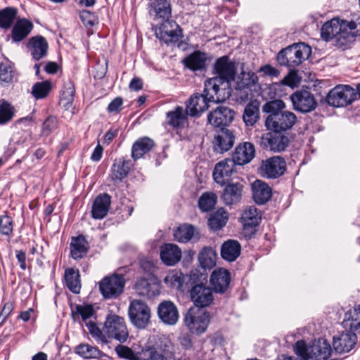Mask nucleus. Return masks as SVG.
Returning <instances> with one entry per match:
<instances>
[{
  "label": "nucleus",
  "mask_w": 360,
  "mask_h": 360,
  "mask_svg": "<svg viewBox=\"0 0 360 360\" xmlns=\"http://www.w3.org/2000/svg\"><path fill=\"white\" fill-rule=\"evenodd\" d=\"M154 141L148 137H143L136 141V159L143 156L154 146Z\"/></svg>",
  "instance_id": "nucleus-52"
},
{
  "label": "nucleus",
  "mask_w": 360,
  "mask_h": 360,
  "mask_svg": "<svg viewBox=\"0 0 360 360\" xmlns=\"http://www.w3.org/2000/svg\"><path fill=\"white\" fill-rule=\"evenodd\" d=\"M186 109L182 107H176L174 110L169 111L167 114V122L174 128H179L184 127L187 123Z\"/></svg>",
  "instance_id": "nucleus-36"
},
{
  "label": "nucleus",
  "mask_w": 360,
  "mask_h": 360,
  "mask_svg": "<svg viewBox=\"0 0 360 360\" xmlns=\"http://www.w3.org/2000/svg\"><path fill=\"white\" fill-rule=\"evenodd\" d=\"M14 115V107L7 101H2L0 104V124H4L9 122Z\"/></svg>",
  "instance_id": "nucleus-53"
},
{
  "label": "nucleus",
  "mask_w": 360,
  "mask_h": 360,
  "mask_svg": "<svg viewBox=\"0 0 360 360\" xmlns=\"http://www.w3.org/2000/svg\"><path fill=\"white\" fill-rule=\"evenodd\" d=\"M71 255L75 259H81L88 250V244L83 236L73 238L70 244Z\"/></svg>",
  "instance_id": "nucleus-43"
},
{
  "label": "nucleus",
  "mask_w": 360,
  "mask_h": 360,
  "mask_svg": "<svg viewBox=\"0 0 360 360\" xmlns=\"http://www.w3.org/2000/svg\"><path fill=\"white\" fill-rule=\"evenodd\" d=\"M235 141V136L233 131L226 128L221 127L214 136L213 141L214 149L217 153H224L233 146Z\"/></svg>",
  "instance_id": "nucleus-22"
},
{
  "label": "nucleus",
  "mask_w": 360,
  "mask_h": 360,
  "mask_svg": "<svg viewBox=\"0 0 360 360\" xmlns=\"http://www.w3.org/2000/svg\"><path fill=\"white\" fill-rule=\"evenodd\" d=\"M357 342V337L353 332L345 331L339 333L333 338V348L339 354L350 352Z\"/></svg>",
  "instance_id": "nucleus-19"
},
{
  "label": "nucleus",
  "mask_w": 360,
  "mask_h": 360,
  "mask_svg": "<svg viewBox=\"0 0 360 360\" xmlns=\"http://www.w3.org/2000/svg\"><path fill=\"white\" fill-rule=\"evenodd\" d=\"M321 36L327 41L335 39V45L342 49H347L354 38L347 27V21L339 18H333L325 22L321 27Z\"/></svg>",
  "instance_id": "nucleus-3"
},
{
  "label": "nucleus",
  "mask_w": 360,
  "mask_h": 360,
  "mask_svg": "<svg viewBox=\"0 0 360 360\" xmlns=\"http://www.w3.org/2000/svg\"><path fill=\"white\" fill-rule=\"evenodd\" d=\"M311 49L304 43L294 44L281 50L277 56L278 63L283 66L295 68L307 60Z\"/></svg>",
  "instance_id": "nucleus-6"
},
{
  "label": "nucleus",
  "mask_w": 360,
  "mask_h": 360,
  "mask_svg": "<svg viewBox=\"0 0 360 360\" xmlns=\"http://www.w3.org/2000/svg\"><path fill=\"white\" fill-rule=\"evenodd\" d=\"M103 333L108 338L120 342H125L129 336L124 319L116 314H110L107 316L104 323Z\"/></svg>",
  "instance_id": "nucleus-9"
},
{
  "label": "nucleus",
  "mask_w": 360,
  "mask_h": 360,
  "mask_svg": "<svg viewBox=\"0 0 360 360\" xmlns=\"http://www.w3.org/2000/svg\"><path fill=\"white\" fill-rule=\"evenodd\" d=\"M158 315L165 324L169 326L175 325L179 318L177 307L170 300H164L159 304Z\"/></svg>",
  "instance_id": "nucleus-20"
},
{
  "label": "nucleus",
  "mask_w": 360,
  "mask_h": 360,
  "mask_svg": "<svg viewBox=\"0 0 360 360\" xmlns=\"http://www.w3.org/2000/svg\"><path fill=\"white\" fill-rule=\"evenodd\" d=\"M259 172L266 179H277L286 170V162L281 156H273L263 160L259 167Z\"/></svg>",
  "instance_id": "nucleus-13"
},
{
  "label": "nucleus",
  "mask_w": 360,
  "mask_h": 360,
  "mask_svg": "<svg viewBox=\"0 0 360 360\" xmlns=\"http://www.w3.org/2000/svg\"><path fill=\"white\" fill-rule=\"evenodd\" d=\"M228 220V214L224 210H219L212 214L208 219V225L213 230H219L225 226Z\"/></svg>",
  "instance_id": "nucleus-47"
},
{
  "label": "nucleus",
  "mask_w": 360,
  "mask_h": 360,
  "mask_svg": "<svg viewBox=\"0 0 360 360\" xmlns=\"http://www.w3.org/2000/svg\"><path fill=\"white\" fill-rule=\"evenodd\" d=\"M111 197L107 193L98 195L93 204L91 215L96 219H101L104 218L109 210Z\"/></svg>",
  "instance_id": "nucleus-28"
},
{
  "label": "nucleus",
  "mask_w": 360,
  "mask_h": 360,
  "mask_svg": "<svg viewBox=\"0 0 360 360\" xmlns=\"http://www.w3.org/2000/svg\"><path fill=\"white\" fill-rule=\"evenodd\" d=\"M164 282L168 287L180 289L184 282V275L180 271L172 270L166 275Z\"/></svg>",
  "instance_id": "nucleus-48"
},
{
  "label": "nucleus",
  "mask_w": 360,
  "mask_h": 360,
  "mask_svg": "<svg viewBox=\"0 0 360 360\" xmlns=\"http://www.w3.org/2000/svg\"><path fill=\"white\" fill-rule=\"evenodd\" d=\"M236 165L230 158L218 162L213 172L214 181L221 186L229 183L232 175L236 173Z\"/></svg>",
  "instance_id": "nucleus-18"
},
{
  "label": "nucleus",
  "mask_w": 360,
  "mask_h": 360,
  "mask_svg": "<svg viewBox=\"0 0 360 360\" xmlns=\"http://www.w3.org/2000/svg\"><path fill=\"white\" fill-rule=\"evenodd\" d=\"M217 254L213 248L205 247L198 255V261L204 269H211L216 264Z\"/></svg>",
  "instance_id": "nucleus-41"
},
{
  "label": "nucleus",
  "mask_w": 360,
  "mask_h": 360,
  "mask_svg": "<svg viewBox=\"0 0 360 360\" xmlns=\"http://www.w3.org/2000/svg\"><path fill=\"white\" fill-rule=\"evenodd\" d=\"M217 196L212 193H205L202 195L198 200V206L203 212L211 210L215 205Z\"/></svg>",
  "instance_id": "nucleus-51"
},
{
  "label": "nucleus",
  "mask_w": 360,
  "mask_h": 360,
  "mask_svg": "<svg viewBox=\"0 0 360 360\" xmlns=\"http://www.w3.org/2000/svg\"><path fill=\"white\" fill-rule=\"evenodd\" d=\"M184 322L191 333L201 334L207 329L210 316L202 309L191 307L185 315Z\"/></svg>",
  "instance_id": "nucleus-10"
},
{
  "label": "nucleus",
  "mask_w": 360,
  "mask_h": 360,
  "mask_svg": "<svg viewBox=\"0 0 360 360\" xmlns=\"http://www.w3.org/2000/svg\"><path fill=\"white\" fill-rule=\"evenodd\" d=\"M151 310L149 306L141 301L136 300V328L143 329L150 322Z\"/></svg>",
  "instance_id": "nucleus-35"
},
{
  "label": "nucleus",
  "mask_w": 360,
  "mask_h": 360,
  "mask_svg": "<svg viewBox=\"0 0 360 360\" xmlns=\"http://www.w3.org/2000/svg\"><path fill=\"white\" fill-rule=\"evenodd\" d=\"M79 17L85 25L92 26L95 22V16L89 11L83 10L79 13Z\"/></svg>",
  "instance_id": "nucleus-59"
},
{
  "label": "nucleus",
  "mask_w": 360,
  "mask_h": 360,
  "mask_svg": "<svg viewBox=\"0 0 360 360\" xmlns=\"http://www.w3.org/2000/svg\"><path fill=\"white\" fill-rule=\"evenodd\" d=\"M255 148L252 143L244 142L240 143L232 154L231 160L236 165H243L250 162L255 157Z\"/></svg>",
  "instance_id": "nucleus-23"
},
{
  "label": "nucleus",
  "mask_w": 360,
  "mask_h": 360,
  "mask_svg": "<svg viewBox=\"0 0 360 360\" xmlns=\"http://www.w3.org/2000/svg\"><path fill=\"white\" fill-rule=\"evenodd\" d=\"M295 110L303 113L313 111L317 106L314 95L308 91H297L290 96Z\"/></svg>",
  "instance_id": "nucleus-16"
},
{
  "label": "nucleus",
  "mask_w": 360,
  "mask_h": 360,
  "mask_svg": "<svg viewBox=\"0 0 360 360\" xmlns=\"http://www.w3.org/2000/svg\"><path fill=\"white\" fill-rule=\"evenodd\" d=\"M295 352L303 360H326L331 355L332 348L326 340L320 338L307 346L303 340H299L295 346Z\"/></svg>",
  "instance_id": "nucleus-5"
},
{
  "label": "nucleus",
  "mask_w": 360,
  "mask_h": 360,
  "mask_svg": "<svg viewBox=\"0 0 360 360\" xmlns=\"http://www.w3.org/2000/svg\"><path fill=\"white\" fill-rule=\"evenodd\" d=\"M343 323L345 327H349L352 330L360 329V304L345 314Z\"/></svg>",
  "instance_id": "nucleus-44"
},
{
  "label": "nucleus",
  "mask_w": 360,
  "mask_h": 360,
  "mask_svg": "<svg viewBox=\"0 0 360 360\" xmlns=\"http://www.w3.org/2000/svg\"><path fill=\"white\" fill-rule=\"evenodd\" d=\"M122 99L120 97L115 98L108 105V110L110 112H118L122 105Z\"/></svg>",
  "instance_id": "nucleus-63"
},
{
  "label": "nucleus",
  "mask_w": 360,
  "mask_h": 360,
  "mask_svg": "<svg viewBox=\"0 0 360 360\" xmlns=\"http://www.w3.org/2000/svg\"><path fill=\"white\" fill-rule=\"evenodd\" d=\"M132 166L131 160L122 158L115 160L111 167L110 179L114 184H119L128 175Z\"/></svg>",
  "instance_id": "nucleus-24"
},
{
  "label": "nucleus",
  "mask_w": 360,
  "mask_h": 360,
  "mask_svg": "<svg viewBox=\"0 0 360 360\" xmlns=\"http://www.w3.org/2000/svg\"><path fill=\"white\" fill-rule=\"evenodd\" d=\"M261 145L274 153L284 151L289 145V138L286 133L269 130L261 136Z\"/></svg>",
  "instance_id": "nucleus-11"
},
{
  "label": "nucleus",
  "mask_w": 360,
  "mask_h": 360,
  "mask_svg": "<svg viewBox=\"0 0 360 360\" xmlns=\"http://www.w3.org/2000/svg\"><path fill=\"white\" fill-rule=\"evenodd\" d=\"M241 246L240 243L235 240H228L225 241L221 248V257L228 261H235L240 254Z\"/></svg>",
  "instance_id": "nucleus-32"
},
{
  "label": "nucleus",
  "mask_w": 360,
  "mask_h": 360,
  "mask_svg": "<svg viewBox=\"0 0 360 360\" xmlns=\"http://www.w3.org/2000/svg\"><path fill=\"white\" fill-rule=\"evenodd\" d=\"M13 231V220L12 219L4 215L0 217V232L4 235H10Z\"/></svg>",
  "instance_id": "nucleus-56"
},
{
  "label": "nucleus",
  "mask_w": 360,
  "mask_h": 360,
  "mask_svg": "<svg viewBox=\"0 0 360 360\" xmlns=\"http://www.w3.org/2000/svg\"><path fill=\"white\" fill-rule=\"evenodd\" d=\"M93 308L90 305H77L76 307V313L81 315L84 321L86 320L93 315Z\"/></svg>",
  "instance_id": "nucleus-58"
},
{
  "label": "nucleus",
  "mask_w": 360,
  "mask_h": 360,
  "mask_svg": "<svg viewBox=\"0 0 360 360\" xmlns=\"http://www.w3.org/2000/svg\"><path fill=\"white\" fill-rule=\"evenodd\" d=\"M285 108V104L281 100L271 101L263 105V111L269 113L265 121L267 130L286 133L295 125L297 121L296 115L290 111H283Z\"/></svg>",
  "instance_id": "nucleus-2"
},
{
  "label": "nucleus",
  "mask_w": 360,
  "mask_h": 360,
  "mask_svg": "<svg viewBox=\"0 0 360 360\" xmlns=\"http://www.w3.org/2000/svg\"><path fill=\"white\" fill-rule=\"evenodd\" d=\"M155 34L166 44L176 43L181 37V30L176 22L169 18L162 20L161 23L156 25Z\"/></svg>",
  "instance_id": "nucleus-12"
},
{
  "label": "nucleus",
  "mask_w": 360,
  "mask_h": 360,
  "mask_svg": "<svg viewBox=\"0 0 360 360\" xmlns=\"http://www.w3.org/2000/svg\"><path fill=\"white\" fill-rule=\"evenodd\" d=\"M176 345L169 336L157 335L153 346L136 351V360H170L174 358Z\"/></svg>",
  "instance_id": "nucleus-4"
},
{
  "label": "nucleus",
  "mask_w": 360,
  "mask_h": 360,
  "mask_svg": "<svg viewBox=\"0 0 360 360\" xmlns=\"http://www.w3.org/2000/svg\"><path fill=\"white\" fill-rule=\"evenodd\" d=\"M160 258L167 266L175 265L181 258V250L176 245L165 244L160 248Z\"/></svg>",
  "instance_id": "nucleus-26"
},
{
  "label": "nucleus",
  "mask_w": 360,
  "mask_h": 360,
  "mask_svg": "<svg viewBox=\"0 0 360 360\" xmlns=\"http://www.w3.org/2000/svg\"><path fill=\"white\" fill-rule=\"evenodd\" d=\"M174 237L179 243H187L192 239L198 240L200 238V234L193 226L184 224L174 231Z\"/></svg>",
  "instance_id": "nucleus-31"
},
{
  "label": "nucleus",
  "mask_w": 360,
  "mask_h": 360,
  "mask_svg": "<svg viewBox=\"0 0 360 360\" xmlns=\"http://www.w3.org/2000/svg\"><path fill=\"white\" fill-rule=\"evenodd\" d=\"M252 197L254 200L260 205L266 202L271 197V188L262 180H256L252 184Z\"/></svg>",
  "instance_id": "nucleus-27"
},
{
  "label": "nucleus",
  "mask_w": 360,
  "mask_h": 360,
  "mask_svg": "<svg viewBox=\"0 0 360 360\" xmlns=\"http://www.w3.org/2000/svg\"><path fill=\"white\" fill-rule=\"evenodd\" d=\"M14 73L9 61L0 63V82L10 83L13 81Z\"/></svg>",
  "instance_id": "nucleus-54"
},
{
  "label": "nucleus",
  "mask_w": 360,
  "mask_h": 360,
  "mask_svg": "<svg viewBox=\"0 0 360 360\" xmlns=\"http://www.w3.org/2000/svg\"><path fill=\"white\" fill-rule=\"evenodd\" d=\"M230 274L223 268L215 269L211 274L210 283L216 292H224L230 283Z\"/></svg>",
  "instance_id": "nucleus-25"
},
{
  "label": "nucleus",
  "mask_w": 360,
  "mask_h": 360,
  "mask_svg": "<svg viewBox=\"0 0 360 360\" xmlns=\"http://www.w3.org/2000/svg\"><path fill=\"white\" fill-rule=\"evenodd\" d=\"M235 112L227 107H219L207 117L208 122L215 127L229 125L233 120Z\"/></svg>",
  "instance_id": "nucleus-21"
},
{
  "label": "nucleus",
  "mask_w": 360,
  "mask_h": 360,
  "mask_svg": "<svg viewBox=\"0 0 360 360\" xmlns=\"http://www.w3.org/2000/svg\"><path fill=\"white\" fill-rule=\"evenodd\" d=\"M160 281L153 274H147L136 283V293L147 297H153L160 292Z\"/></svg>",
  "instance_id": "nucleus-17"
},
{
  "label": "nucleus",
  "mask_w": 360,
  "mask_h": 360,
  "mask_svg": "<svg viewBox=\"0 0 360 360\" xmlns=\"http://www.w3.org/2000/svg\"><path fill=\"white\" fill-rule=\"evenodd\" d=\"M115 351L118 356L122 358H125L129 360H135V354L132 349L124 345L117 346Z\"/></svg>",
  "instance_id": "nucleus-57"
},
{
  "label": "nucleus",
  "mask_w": 360,
  "mask_h": 360,
  "mask_svg": "<svg viewBox=\"0 0 360 360\" xmlns=\"http://www.w3.org/2000/svg\"><path fill=\"white\" fill-rule=\"evenodd\" d=\"M13 309V304L12 302H7L4 304L1 312L0 314V319L2 318L1 324L5 321L7 316L11 314Z\"/></svg>",
  "instance_id": "nucleus-64"
},
{
  "label": "nucleus",
  "mask_w": 360,
  "mask_h": 360,
  "mask_svg": "<svg viewBox=\"0 0 360 360\" xmlns=\"http://www.w3.org/2000/svg\"><path fill=\"white\" fill-rule=\"evenodd\" d=\"M257 76L253 72H241L236 79V89H248L254 86L257 82Z\"/></svg>",
  "instance_id": "nucleus-42"
},
{
  "label": "nucleus",
  "mask_w": 360,
  "mask_h": 360,
  "mask_svg": "<svg viewBox=\"0 0 360 360\" xmlns=\"http://www.w3.org/2000/svg\"><path fill=\"white\" fill-rule=\"evenodd\" d=\"M205 55L200 51H195L188 56L184 63L187 68L193 70H202L205 65Z\"/></svg>",
  "instance_id": "nucleus-45"
},
{
  "label": "nucleus",
  "mask_w": 360,
  "mask_h": 360,
  "mask_svg": "<svg viewBox=\"0 0 360 360\" xmlns=\"http://www.w3.org/2000/svg\"><path fill=\"white\" fill-rule=\"evenodd\" d=\"M56 127V119L53 117H48L43 124V131L46 134H49Z\"/></svg>",
  "instance_id": "nucleus-61"
},
{
  "label": "nucleus",
  "mask_w": 360,
  "mask_h": 360,
  "mask_svg": "<svg viewBox=\"0 0 360 360\" xmlns=\"http://www.w3.org/2000/svg\"><path fill=\"white\" fill-rule=\"evenodd\" d=\"M17 14L14 8H6L0 11V27L8 29L13 24Z\"/></svg>",
  "instance_id": "nucleus-50"
},
{
  "label": "nucleus",
  "mask_w": 360,
  "mask_h": 360,
  "mask_svg": "<svg viewBox=\"0 0 360 360\" xmlns=\"http://www.w3.org/2000/svg\"><path fill=\"white\" fill-rule=\"evenodd\" d=\"M190 297L195 308L200 309L209 307L214 300L212 290L203 283L193 285L190 290Z\"/></svg>",
  "instance_id": "nucleus-15"
},
{
  "label": "nucleus",
  "mask_w": 360,
  "mask_h": 360,
  "mask_svg": "<svg viewBox=\"0 0 360 360\" xmlns=\"http://www.w3.org/2000/svg\"><path fill=\"white\" fill-rule=\"evenodd\" d=\"M51 88L49 81L37 82L33 85L31 93L36 99H43L49 95Z\"/></svg>",
  "instance_id": "nucleus-49"
},
{
  "label": "nucleus",
  "mask_w": 360,
  "mask_h": 360,
  "mask_svg": "<svg viewBox=\"0 0 360 360\" xmlns=\"http://www.w3.org/2000/svg\"><path fill=\"white\" fill-rule=\"evenodd\" d=\"M75 89L71 81L64 82L61 90L59 104L65 110H71L72 108Z\"/></svg>",
  "instance_id": "nucleus-33"
},
{
  "label": "nucleus",
  "mask_w": 360,
  "mask_h": 360,
  "mask_svg": "<svg viewBox=\"0 0 360 360\" xmlns=\"http://www.w3.org/2000/svg\"><path fill=\"white\" fill-rule=\"evenodd\" d=\"M32 23L26 20H18L13 27L12 39L14 41H20L25 39L32 31Z\"/></svg>",
  "instance_id": "nucleus-37"
},
{
  "label": "nucleus",
  "mask_w": 360,
  "mask_h": 360,
  "mask_svg": "<svg viewBox=\"0 0 360 360\" xmlns=\"http://www.w3.org/2000/svg\"><path fill=\"white\" fill-rule=\"evenodd\" d=\"M27 47L32 58L38 60L46 55L48 43L41 36L34 37L30 39Z\"/></svg>",
  "instance_id": "nucleus-30"
},
{
  "label": "nucleus",
  "mask_w": 360,
  "mask_h": 360,
  "mask_svg": "<svg viewBox=\"0 0 360 360\" xmlns=\"http://www.w3.org/2000/svg\"><path fill=\"white\" fill-rule=\"evenodd\" d=\"M357 98L356 89L349 85H338L327 96V103L333 107H344L351 104Z\"/></svg>",
  "instance_id": "nucleus-8"
},
{
  "label": "nucleus",
  "mask_w": 360,
  "mask_h": 360,
  "mask_svg": "<svg viewBox=\"0 0 360 360\" xmlns=\"http://www.w3.org/2000/svg\"><path fill=\"white\" fill-rule=\"evenodd\" d=\"M86 327L89 332L94 338L98 339L102 343L106 344L108 342L105 338V334L102 332L94 323L91 321L86 323Z\"/></svg>",
  "instance_id": "nucleus-55"
},
{
  "label": "nucleus",
  "mask_w": 360,
  "mask_h": 360,
  "mask_svg": "<svg viewBox=\"0 0 360 360\" xmlns=\"http://www.w3.org/2000/svg\"><path fill=\"white\" fill-rule=\"evenodd\" d=\"M218 91L215 89L207 90L206 81L204 84L203 94H195L192 95L186 105L187 112L191 116H197L206 110L209 107V103H221L226 99H217L218 97Z\"/></svg>",
  "instance_id": "nucleus-7"
},
{
  "label": "nucleus",
  "mask_w": 360,
  "mask_h": 360,
  "mask_svg": "<svg viewBox=\"0 0 360 360\" xmlns=\"http://www.w3.org/2000/svg\"><path fill=\"white\" fill-rule=\"evenodd\" d=\"M80 275L78 269L70 268L65 270V280L67 287L73 293H79L81 289Z\"/></svg>",
  "instance_id": "nucleus-40"
},
{
  "label": "nucleus",
  "mask_w": 360,
  "mask_h": 360,
  "mask_svg": "<svg viewBox=\"0 0 360 360\" xmlns=\"http://www.w3.org/2000/svg\"><path fill=\"white\" fill-rule=\"evenodd\" d=\"M124 279L122 276H106L99 282V289L105 299L117 297L123 291Z\"/></svg>",
  "instance_id": "nucleus-14"
},
{
  "label": "nucleus",
  "mask_w": 360,
  "mask_h": 360,
  "mask_svg": "<svg viewBox=\"0 0 360 360\" xmlns=\"http://www.w3.org/2000/svg\"><path fill=\"white\" fill-rule=\"evenodd\" d=\"M259 72H263L265 75L273 77H277L280 72L270 65H266L260 68Z\"/></svg>",
  "instance_id": "nucleus-62"
},
{
  "label": "nucleus",
  "mask_w": 360,
  "mask_h": 360,
  "mask_svg": "<svg viewBox=\"0 0 360 360\" xmlns=\"http://www.w3.org/2000/svg\"><path fill=\"white\" fill-rule=\"evenodd\" d=\"M76 354L84 359H96L99 358L102 353L96 347L89 344H80L75 348Z\"/></svg>",
  "instance_id": "nucleus-46"
},
{
  "label": "nucleus",
  "mask_w": 360,
  "mask_h": 360,
  "mask_svg": "<svg viewBox=\"0 0 360 360\" xmlns=\"http://www.w3.org/2000/svg\"><path fill=\"white\" fill-rule=\"evenodd\" d=\"M150 14L155 19H169L171 16L170 3L167 0H150Z\"/></svg>",
  "instance_id": "nucleus-29"
},
{
  "label": "nucleus",
  "mask_w": 360,
  "mask_h": 360,
  "mask_svg": "<svg viewBox=\"0 0 360 360\" xmlns=\"http://www.w3.org/2000/svg\"><path fill=\"white\" fill-rule=\"evenodd\" d=\"M347 27L353 34V30L360 34V15H353L352 19L347 21Z\"/></svg>",
  "instance_id": "nucleus-60"
},
{
  "label": "nucleus",
  "mask_w": 360,
  "mask_h": 360,
  "mask_svg": "<svg viewBox=\"0 0 360 360\" xmlns=\"http://www.w3.org/2000/svg\"><path fill=\"white\" fill-rule=\"evenodd\" d=\"M214 71L216 76L206 80L207 90H217V99L229 98L231 95V82L236 76L234 63L227 56H222L215 62Z\"/></svg>",
  "instance_id": "nucleus-1"
},
{
  "label": "nucleus",
  "mask_w": 360,
  "mask_h": 360,
  "mask_svg": "<svg viewBox=\"0 0 360 360\" xmlns=\"http://www.w3.org/2000/svg\"><path fill=\"white\" fill-rule=\"evenodd\" d=\"M240 219L245 228L255 227L261 220V215L255 206H250L244 210Z\"/></svg>",
  "instance_id": "nucleus-39"
},
{
  "label": "nucleus",
  "mask_w": 360,
  "mask_h": 360,
  "mask_svg": "<svg viewBox=\"0 0 360 360\" xmlns=\"http://www.w3.org/2000/svg\"><path fill=\"white\" fill-rule=\"evenodd\" d=\"M259 103L257 101H253L248 103L245 107L243 120L247 127L254 126L259 120Z\"/></svg>",
  "instance_id": "nucleus-34"
},
{
  "label": "nucleus",
  "mask_w": 360,
  "mask_h": 360,
  "mask_svg": "<svg viewBox=\"0 0 360 360\" xmlns=\"http://www.w3.org/2000/svg\"><path fill=\"white\" fill-rule=\"evenodd\" d=\"M242 185L240 184H229L224 188L222 198L224 203L231 205L239 201L241 198Z\"/></svg>",
  "instance_id": "nucleus-38"
}]
</instances>
